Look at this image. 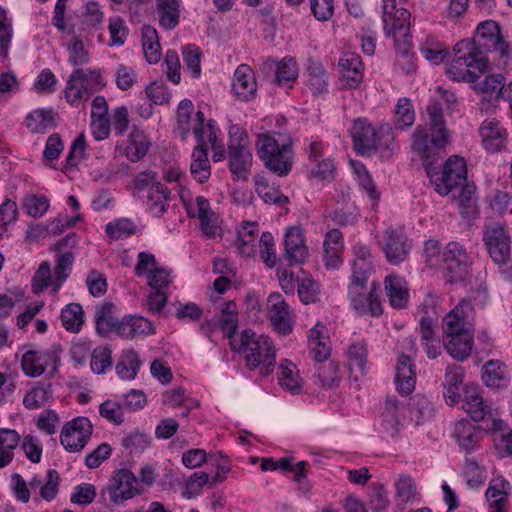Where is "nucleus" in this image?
I'll use <instances>...</instances> for the list:
<instances>
[{"mask_svg": "<svg viewBox=\"0 0 512 512\" xmlns=\"http://www.w3.org/2000/svg\"><path fill=\"white\" fill-rule=\"evenodd\" d=\"M354 167L355 172L358 175L359 185L367 193L369 198L376 203L380 199V193L377 191L376 185L374 184L369 172L363 164L357 163Z\"/></svg>", "mask_w": 512, "mask_h": 512, "instance_id": "69168bd1", "label": "nucleus"}, {"mask_svg": "<svg viewBox=\"0 0 512 512\" xmlns=\"http://www.w3.org/2000/svg\"><path fill=\"white\" fill-rule=\"evenodd\" d=\"M256 152L264 166L279 177L287 176L293 167L294 152L291 138L280 134L260 133L255 142Z\"/></svg>", "mask_w": 512, "mask_h": 512, "instance_id": "39448f33", "label": "nucleus"}, {"mask_svg": "<svg viewBox=\"0 0 512 512\" xmlns=\"http://www.w3.org/2000/svg\"><path fill=\"white\" fill-rule=\"evenodd\" d=\"M143 491L139 479L128 469L114 471L107 485L110 501L115 505H121Z\"/></svg>", "mask_w": 512, "mask_h": 512, "instance_id": "ddd939ff", "label": "nucleus"}, {"mask_svg": "<svg viewBox=\"0 0 512 512\" xmlns=\"http://www.w3.org/2000/svg\"><path fill=\"white\" fill-rule=\"evenodd\" d=\"M114 305L110 302H104L102 305L96 308L94 313V322L97 332L106 336L111 332L116 331V326L119 323L114 315Z\"/></svg>", "mask_w": 512, "mask_h": 512, "instance_id": "4c0bfd02", "label": "nucleus"}, {"mask_svg": "<svg viewBox=\"0 0 512 512\" xmlns=\"http://www.w3.org/2000/svg\"><path fill=\"white\" fill-rule=\"evenodd\" d=\"M511 486L503 477L492 479L486 491L490 512H505Z\"/></svg>", "mask_w": 512, "mask_h": 512, "instance_id": "c756f323", "label": "nucleus"}, {"mask_svg": "<svg viewBox=\"0 0 512 512\" xmlns=\"http://www.w3.org/2000/svg\"><path fill=\"white\" fill-rule=\"evenodd\" d=\"M231 349L245 355L248 369H259V373L263 376L273 372L276 350L268 336L263 334L257 336L251 329H245L232 340Z\"/></svg>", "mask_w": 512, "mask_h": 512, "instance_id": "20e7f679", "label": "nucleus"}, {"mask_svg": "<svg viewBox=\"0 0 512 512\" xmlns=\"http://www.w3.org/2000/svg\"><path fill=\"white\" fill-rule=\"evenodd\" d=\"M51 397V385L39 381L26 391L22 403L26 409L36 410L42 408Z\"/></svg>", "mask_w": 512, "mask_h": 512, "instance_id": "a19ab883", "label": "nucleus"}, {"mask_svg": "<svg viewBox=\"0 0 512 512\" xmlns=\"http://www.w3.org/2000/svg\"><path fill=\"white\" fill-rule=\"evenodd\" d=\"M385 291L392 307L405 308L409 300L407 282L401 276L391 274L385 278Z\"/></svg>", "mask_w": 512, "mask_h": 512, "instance_id": "cd10ccee", "label": "nucleus"}, {"mask_svg": "<svg viewBox=\"0 0 512 512\" xmlns=\"http://www.w3.org/2000/svg\"><path fill=\"white\" fill-rule=\"evenodd\" d=\"M474 331L443 335V345L447 353L457 361H464L471 355Z\"/></svg>", "mask_w": 512, "mask_h": 512, "instance_id": "b1692460", "label": "nucleus"}, {"mask_svg": "<svg viewBox=\"0 0 512 512\" xmlns=\"http://www.w3.org/2000/svg\"><path fill=\"white\" fill-rule=\"evenodd\" d=\"M412 247L413 242L403 229L387 228L383 232L381 248L390 264L399 265L406 261Z\"/></svg>", "mask_w": 512, "mask_h": 512, "instance_id": "2eb2a0df", "label": "nucleus"}, {"mask_svg": "<svg viewBox=\"0 0 512 512\" xmlns=\"http://www.w3.org/2000/svg\"><path fill=\"white\" fill-rule=\"evenodd\" d=\"M410 12L403 7H397L396 0H383L382 22L386 37L407 38L410 31Z\"/></svg>", "mask_w": 512, "mask_h": 512, "instance_id": "4468645a", "label": "nucleus"}, {"mask_svg": "<svg viewBox=\"0 0 512 512\" xmlns=\"http://www.w3.org/2000/svg\"><path fill=\"white\" fill-rule=\"evenodd\" d=\"M463 475L467 485L470 488L477 489L484 485L485 470L479 465L478 461L473 458H465L463 464Z\"/></svg>", "mask_w": 512, "mask_h": 512, "instance_id": "3c124183", "label": "nucleus"}, {"mask_svg": "<svg viewBox=\"0 0 512 512\" xmlns=\"http://www.w3.org/2000/svg\"><path fill=\"white\" fill-rule=\"evenodd\" d=\"M228 134L229 169L234 179L245 180L252 165L248 135L245 129L237 124L230 125Z\"/></svg>", "mask_w": 512, "mask_h": 512, "instance_id": "423d86ee", "label": "nucleus"}, {"mask_svg": "<svg viewBox=\"0 0 512 512\" xmlns=\"http://www.w3.org/2000/svg\"><path fill=\"white\" fill-rule=\"evenodd\" d=\"M181 0H156L160 25L172 30L179 24Z\"/></svg>", "mask_w": 512, "mask_h": 512, "instance_id": "c9c22d12", "label": "nucleus"}, {"mask_svg": "<svg viewBox=\"0 0 512 512\" xmlns=\"http://www.w3.org/2000/svg\"><path fill=\"white\" fill-rule=\"evenodd\" d=\"M453 437L463 451L470 453L479 446L481 429L472 422L462 419L455 424Z\"/></svg>", "mask_w": 512, "mask_h": 512, "instance_id": "bb28decb", "label": "nucleus"}, {"mask_svg": "<svg viewBox=\"0 0 512 512\" xmlns=\"http://www.w3.org/2000/svg\"><path fill=\"white\" fill-rule=\"evenodd\" d=\"M183 61L186 70L193 78H198L201 75V50L195 45H187L182 50Z\"/></svg>", "mask_w": 512, "mask_h": 512, "instance_id": "4d7b16f0", "label": "nucleus"}, {"mask_svg": "<svg viewBox=\"0 0 512 512\" xmlns=\"http://www.w3.org/2000/svg\"><path fill=\"white\" fill-rule=\"evenodd\" d=\"M190 173L199 183H205L211 176L208 149L195 146L191 154Z\"/></svg>", "mask_w": 512, "mask_h": 512, "instance_id": "f704fd0d", "label": "nucleus"}, {"mask_svg": "<svg viewBox=\"0 0 512 512\" xmlns=\"http://www.w3.org/2000/svg\"><path fill=\"white\" fill-rule=\"evenodd\" d=\"M232 92L241 102H248L256 97L257 81L251 67L241 64L236 68L232 80Z\"/></svg>", "mask_w": 512, "mask_h": 512, "instance_id": "412c9836", "label": "nucleus"}, {"mask_svg": "<svg viewBox=\"0 0 512 512\" xmlns=\"http://www.w3.org/2000/svg\"><path fill=\"white\" fill-rule=\"evenodd\" d=\"M92 434V424L86 417H77L62 429L60 441L69 452H78L87 444Z\"/></svg>", "mask_w": 512, "mask_h": 512, "instance_id": "dca6fc26", "label": "nucleus"}, {"mask_svg": "<svg viewBox=\"0 0 512 512\" xmlns=\"http://www.w3.org/2000/svg\"><path fill=\"white\" fill-rule=\"evenodd\" d=\"M348 297L358 315L379 317L383 313L379 282L372 281L369 288L367 285H349Z\"/></svg>", "mask_w": 512, "mask_h": 512, "instance_id": "9b49d317", "label": "nucleus"}, {"mask_svg": "<svg viewBox=\"0 0 512 512\" xmlns=\"http://www.w3.org/2000/svg\"><path fill=\"white\" fill-rule=\"evenodd\" d=\"M484 247L497 265H507L511 259V235L509 227L500 222H486L482 230Z\"/></svg>", "mask_w": 512, "mask_h": 512, "instance_id": "6e6552de", "label": "nucleus"}, {"mask_svg": "<svg viewBox=\"0 0 512 512\" xmlns=\"http://www.w3.org/2000/svg\"><path fill=\"white\" fill-rule=\"evenodd\" d=\"M154 333L152 323L143 316L126 315L119 320L115 334L123 339L133 340Z\"/></svg>", "mask_w": 512, "mask_h": 512, "instance_id": "4be33fe9", "label": "nucleus"}, {"mask_svg": "<svg viewBox=\"0 0 512 512\" xmlns=\"http://www.w3.org/2000/svg\"><path fill=\"white\" fill-rule=\"evenodd\" d=\"M462 408L474 421L480 422L492 416V406L484 401L477 386H466L463 390Z\"/></svg>", "mask_w": 512, "mask_h": 512, "instance_id": "5701e85b", "label": "nucleus"}, {"mask_svg": "<svg viewBox=\"0 0 512 512\" xmlns=\"http://www.w3.org/2000/svg\"><path fill=\"white\" fill-rule=\"evenodd\" d=\"M106 234L112 239L118 240L135 233V224L126 218L110 222L106 225Z\"/></svg>", "mask_w": 512, "mask_h": 512, "instance_id": "680f3d73", "label": "nucleus"}, {"mask_svg": "<svg viewBox=\"0 0 512 512\" xmlns=\"http://www.w3.org/2000/svg\"><path fill=\"white\" fill-rule=\"evenodd\" d=\"M484 50L497 51L502 57L510 54L509 45L493 20L483 21L477 26L476 40L463 39L454 46V58L447 67V75L455 81L475 82L489 65Z\"/></svg>", "mask_w": 512, "mask_h": 512, "instance_id": "f257e3e1", "label": "nucleus"}, {"mask_svg": "<svg viewBox=\"0 0 512 512\" xmlns=\"http://www.w3.org/2000/svg\"><path fill=\"white\" fill-rule=\"evenodd\" d=\"M305 77V84L314 96H320L328 92V74L320 63L311 62L307 66Z\"/></svg>", "mask_w": 512, "mask_h": 512, "instance_id": "2f4dec72", "label": "nucleus"}, {"mask_svg": "<svg viewBox=\"0 0 512 512\" xmlns=\"http://www.w3.org/2000/svg\"><path fill=\"white\" fill-rule=\"evenodd\" d=\"M427 112L429 128L419 125L411 135L413 159L420 160L426 172L443 158L450 138L440 103L428 106Z\"/></svg>", "mask_w": 512, "mask_h": 512, "instance_id": "f03ea898", "label": "nucleus"}, {"mask_svg": "<svg viewBox=\"0 0 512 512\" xmlns=\"http://www.w3.org/2000/svg\"><path fill=\"white\" fill-rule=\"evenodd\" d=\"M444 277L447 282L458 283L467 277L472 258L464 245L459 242H449L442 251Z\"/></svg>", "mask_w": 512, "mask_h": 512, "instance_id": "9d476101", "label": "nucleus"}, {"mask_svg": "<svg viewBox=\"0 0 512 512\" xmlns=\"http://www.w3.org/2000/svg\"><path fill=\"white\" fill-rule=\"evenodd\" d=\"M170 190L161 183L152 185L147 193V209L155 217H161L168 209Z\"/></svg>", "mask_w": 512, "mask_h": 512, "instance_id": "473e14b6", "label": "nucleus"}, {"mask_svg": "<svg viewBox=\"0 0 512 512\" xmlns=\"http://www.w3.org/2000/svg\"><path fill=\"white\" fill-rule=\"evenodd\" d=\"M141 365L142 361L139 354L133 349H128L122 352L115 369L121 379L133 380L137 376Z\"/></svg>", "mask_w": 512, "mask_h": 512, "instance_id": "ea45409f", "label": "nucleus"}, {"mask_svg": "<svg viewBox=\"0 0 512 512\" xmlns=\"http://www.w3.org/2000/svg\"><path fill=\"white\" fill-rule=\"evenodd\" d=\"M350 134L353 139L354 149L360 153L365 154L371 150L376 149V133L374 128L365 119H357L354 121Z\"/></svg>", "mask_w": 512, "mask_h": 512, "instance_id": "a878e982", "label": "nucleus"}, {"mask_svg": "<svg viewBox=\"0 0 512 512\" xmlns=\"http://www.w3.org/2000/svg\"><path fill=\"white\" fill-rule=\"evenodd\" d=\"M473 310V305L470 301L464 299L459 301V303L443 318V335L474 331L471 323Z\"/></svg>", "mask_w": 512, "mask_h": 512, "instance_id": "a211bd4d", "label": "nucleus"}, {"mask_svg": "<svg viewBox=\"0 0 512 512\" xmlns=\"http://www.w3.org/2000/svg\"><path fill=\"white\" fill-rule=\"evenodd\" d=\"M102 75L99 70L76 68L68 78L64 90L68 103L78 106L90 96L104 87Z\"/></svg>", "mask_w": 512, "mask_h": 512, "instance_id": "0eeeda50", "label": "nucleus"}, {"mask_svg": "<svg viewBox=\"0 0 512 512\" xmlns=\"http://www.w3.org/2000/svg\"><path fill=\"white\" fill-rule=\"evenodd\" d=\"M112 365V350L108 346H98L92 350L90 367L94 373L103 374Z\"/></svg>", "mask_w": 512, "mask_h": 512, "instance_id": "5fc2aeb1", "label": "nucleus"}, {"mask_svg": "<svg viewBox=\"0 0 512 512\" xmlns=\"http://www.w3.org/2000/svg\"><path fill=\"white\" fill-rule=\"evenodd\" d=\"M51 283V269L47 261H44L38 267L35 275L32 278V291L35 294L43 292L49 287Z\"/></svg>", "mask_w": 512, "mask_h": 512, "instance_id": "774afa93", "label": "nucleus"}, {"mask_svg": "<svg viewBox=\"0 0 512 512\" xmlns=\"http://www.w3.org/2000/svg\"><path fill=\"white\" fill-rule=\"evenodd\" d=\"M217 325L229 338L230 347L232 348V340L239 336L235 335V331L238 327V313L234 302L229 301L224 304Z\"/></svg>", "mask_w": 512, "mask_h": 512, "instance_id": "c03bdc74", "label": "nucleus"}, {"mask_svg": "<svg viewBox=\"0 0 512 512\" xmlns=\"http://www.w3.org/2000/svg\"><path fill=\"white\" fill-rule=\"evenodd\" d=\"M73 255L70 252H65L60 254L57 257V265L55 268V284L53 287V292L57 293L60 289L61 285L66 281L70 272L71 266L73 263Z\"/></svg>", "mask_w": 512, "mask_h": 512, "instance_id": "bf43d9fd", "label": "nucleus"}, {"mask_svg": "<svg viewBox=\"0 0 512 512\" xmlns=\"http://www.w3.org/2000/svg\"><path fill=\"white\" fill-rule=\"evenodd\" d=\"M60 482V474L55 469H48L39 492L41 499L47 502L54 500L58 494Z\"/></svg>", "mask_w": 512, "mask_h": 512, "instance_id": "052dcab7", "label": "nucleus"}, {"mask_svg": "<svg viewBox=\"0 0 512 512\" xmlns=\"http://www.w3.org/2000/svg\"><path fill=\"white\" fill-rule=\"evenodd\" d=\"M397 497L403 503H410L416 497V485L411 476L406 474L399 475L396 482Z\"/></svg>", "mask_w": 512, "mask_h": 512, "instance_id": "0e129e2a", "label": "nucleus"}, {"mask_svg": "<svg viewBox=\"0 0 512 512\" xmlns=\"http://www.w3.org/2000/svg\"><path fill=\"white\" fill-rule=\"evenodd\" d=\"M482 145L487 152L497 153L506 148L508 133L495 118H488L479 127Z\"/></svg>", "mask_w": 512, "mask_h": 512, "instance_id": "aec40b11", "label": "nucleus"}, {"mask_svg": "<svg viewBox=\"0 0 512 512\" xmlns=\"http://www.w3.org/2000/svg\"><path fill=\"white\" fill-rule=\"evenodd\" d=\"M284 248L285 257L290 265L306 262L309 257V251L301 226L294 225L285 229Z\"/></svg>", "mask_w": 512, "mask_h": 512, "instance_id": "6ab92c4d", "label": "nucleus"}, {"mask_svg": "<svg viewBox=\"0 0 512 512\" xmlns=\"http://www.w3.org/2000/svg\"><path fill=\"white\" fill-rule=\"evenodd\" d=\"M279 369V384L291 394H300L302 383L297 367L291 361L284 360L280 363Z\"/></svg>", "mask_w": 512, "mask_h": 512, "instance_id": "79ce46f5", "label": "nucleus"}, {"mask_svg": "<svg viewBox=\"0 0 512 512\" xmlns=\"http://www.w3.org/2000/svg\"><path fill=\"white\" fill-rule=\"evenodd\" d=\"M26 127L31 133H45L55 127V113L52 109H37L29 113L25 119Z\"/></svg>", "mask_w": 512, "mask_h": 512, "instance_id": "58836bf2", "label": "nucleus"}, {"mask_svg": "<svg viewBox=\"0 0 512 512\" xmlns=\"http://www.w3.org/2000/svg\"><path fill=\"white\" fill-rule=\"evenodd\" d=\"M63 327L70 332H78L84 322V314L82 306L78 303H70L66 305L60 314Z\"/></svg>", "mask_w": 512, "mask_h": 512, "instance_id": "49530a36", "label": "nucleus"}, {"mask_svg": "<svg viewBox=\"0 0 512 512\" xmlns=\"http://www.w3.org/2000/svg\"><path fill=\"white\" fill-rule=\"evenodd\" d=\"M346 355L349 360L350 370H357L363 373L368 356L367 343L365 341L351 343L346 350Z\"/></svg>", "mask_w": 512, "mask_h": 512, "instance_id": "8fccbe9b", "label": "nucleus"}, {"mask_svg": "<svg viewBox=\"0 0 512 512\" xmlns=\"http://www.w3.org/2000/svg\"><path fill=\"white\" fill-rule=\"evenodd\" d=\"M426 174L438 194H453L460 206H470L475 186L467 182V166L463 158L453 155L446 160L441 170L435 164L428 168Z\"/></svg>", "mask_w": 512, "mask_h": 512, "instance_id": "7ed1b4c3", "label": "nucleus"}, {"mask_svg": "<svg viewBox=\"0 0 512 512\" xmlns=\"http://www.w3.org/2000/svg\"><path fill=\"white\" fill-rule=\"evenodd\" d=\"M151 142L141 131L134 130L129 135V144L126 147V156L132 162L141 160L147 154Z\"/></svg>", "mask_w": 512, "mask_h": 512, "instance_id": "a18cd8bd", "label": "nucleus"}, {"mask_svg": "<svg viewBox=\"0 0 512 512\" xmlns=\"http://www.w3.org/2000/svg\"><path fill=\"white\" fill-rule=\"evenodd\" d=\"M267 313L278 334L286 336L293 331L292 311L280 293L274 292L268 296Z\"/></svg>", "mask_w": 512, "mask_h": 512, "instance_id": "f3484780", "label": "nucleus"}, {"mask_svg": "<svg viewBox=\"0 0 512 512\" xmlns=\"http://www.w3.org/2000/svg\"><path fill=\"white\" fill-rule=\"evenodd\" d=\"M410 412L417 424H420L433 417L434 407L425 395L416 394L410 403Z\"/></svg>", "mask_w": 512, "mask_h": 512, "instance_id": "864d4df0", "label": "nucleus"}, {"mask_svg": "<svg viewBox=\"0 0 512 512\" xmlns=\"http://www.w3.org/2000/svg\"><path fill=\"white\" fill-rule=\"evenodd\" d=\"M341 72H354V83L363 80V63L359 55L351 52L344 53L339 60Z\"/></svg>", "mask_w": 512, "mask_h": 512, "instance_id": "13d9d810", "label": "nucleus"}, {"mask_svg": "<svg viewBox=\"0 0 512 512\" xmlns=\"http://www.w3.org/2000/svg\"><path fill=\"white\" fill-rule=\"evenodd\" d=\"M194 105L190 99H183L177 109L176 132L182 140H186L191 130Z\"/></svg>", "mask_w": 512, "mask_h": 512, "instance_id": "de8ad7c7", "label": "nucleus"}, {"mask_svg": "<svg viewBox=\"0 0 512 512\" xmlns=\"http://www.w3.org/2000/svg\"><path fill=\"white\" fill-rule=\"evenodd\" d=\"M482 380L492 390L506 389L510 384L507 366L499 360H489L482 367Z\"/></svg>", "mask_w": 512, "mask_h": 512, "instance_id": "393cba45", "label": "nucleus"}, {"mask_svg": "<svg viewBox=\"0 0 512 512\" xmlns=\"http://www.w3.org/2000/svg\"><path fill=\"white\" fill-rule=\"evenodd\" d=\"M151 443V436L140 431L130 432L121 439L122 446L128 451L129 454L142 453L144 450L150 447Z\"/></svg>", "mask_w": 512, "mask_h": 512, "instance_id": "603ef678", "label": "nucleus"}, {"mask_svg": "<svg viewBox=\"0 0 512 512\" xmlns=\"http://www.w3.org/2000/svg\"><path fill=\"white\" fill-rule=\"evenodd\" d=\"M325 264L328 268H337L341 263L340 251L343 247V234L338 229L329 230L323 243Z\"/></svg>", "mask_w": 512, "mask_h": 512, "instance_id": "72a5a7b5", "label": "nucleus"}, {"mask_svg": "<svg viewBox=\"0 0 512 512\" xmlns=\"http://www.w3.org/2000/svg\"><path fill=\"white\" fill-rule=\"evenodd\" d=\"M265 65L275 70V82L279 86L291 88L298 78L297 64L292 58L268 59Z\"/></svg>", "mask_w": 512, "mask_h": 512, "instance_id": "c85d7f7f", "label": "nucleus"}, {"mask_svg": "<svg viewBox=\"0 0 512 512\" xmlns=\"http://www.w3.org/2000/svg\"><path fill=\"white\" fill-rule=\"evenodd\" d=\"M20 440V434L16 430L0 428V469L12 462Z\"/></svg>", "mask_w": 512, "mask_h": 512, "instance_id": "e433bc0d", "label": "nucleus"}, {"mask_svg": "<svg viewBox=\"0 0 512 512\" xmlns=\"http://www.w3.org/2000/svg\"><path fill=\"white\" fill-rule=\"evenodd\" d=\"M60 356L58 349L53 346L50 349H29L21 359V367L24 374L36 378L44 374L48 367H51V375L58 372Z\"/></svg>", "mask_w": 512, "mask_h": 512, "instance_id": "f8f14e48", "label": "nucleus"}, {"mask_svg": "<svg viewBox=\"0 0 512 512\" xmlns=\"http://www.w3.org/2000/svg\"><path fill=\"white\" fill-rule=\"evenodd\" d=\"M415 121V111L409 98H400L397 102L394 117V126L396 129H406L411 127Z\"/></svg>", "mask_w": 512, "mask_h": 512, "instance_id": "09e8293b", "label": "nucleus"}, {"mask_svg": "<svg viewBox=\"0 0 512 512\" xmlns=\"http://www.w3.org/2000/svg\"><path fill=\"white\" fill-rule=\"evenodd\" d=\"M401 348L403 351L398 355L395 384L399 393L409 395L416 385V366L413 361L417 353L416 339L412 336L404 338Z\"/></svg>", "mask_w": 512, "mask_h": 512, "instance_id": "1a4fd4ad", "label": "nucleus"}, {"mask_svg": "<svg viewBox=\"0 0 512 512\" xmlns=\"http://www.w3.org/2000/svg\"><path fill=\"white\" fill-rule=\"evenodd\" d=\"M142 47L148 63L156 64L161 58L160 43L157 30L150 26L142 27Z\"/></svg>", "mask_w": 512, "mask_h": 512, "instance_id": "37998d69", "label": "nucleus"}, {"mask_svg": "<svg viewBox=\"0 0 512 512\" xmlns=\"http://www.w3.org/2000/svg\"><path fill=\"white\" fill-rule=\"evenodd\" d=\"M18 218V207L15 201L6 199L0 205V236L7 231V227L16 222Z\"/></svg>", "mask_w": 512, "mask_h": 512, "instance_id": "338daca9", "label": "nucleus"}, {"mask_svg": "<svg viewBox=\"0 0 512 512\" xmlns=\"http://www.w3.org/2000/svg\"><path fill=\"white\" fill-rule=\"evenodd\" d=\"M317 378L319 384L324 388L339 385L341 376L338 365L334 362H323L317 369Z\"/></svg>", "mask_w": 512, "mask_h": 512, "instance_id": "6e6d98bb", "label": "nucleus"}, {"mask_svg": "<svg viewBox=\"0 0 512 512\" xmlns=\"http://www.w3.org/2000/svg\"><path fill=\"white\" fill-rule=\"evenodd\" d=\"M219 128L216 126L214 120L205 122V115L202 111H198L195 116V124L193 126V134L197 141V146L207 148V143H210L212 149H215V144L218 139Z\"/></svg>", "mask_w": 512, "mask_h": 512, "instance_id": "7c9ffc66", "label": "nucleus"}, {"mask_svg": "<svg viewBox=\"0 0 512 512\" xmlns=\"http://www.w3.org/2000/svg\"><path fill=\"white\" fill-rule=\"evenodd\" d=\"M420 51L423 57L433 64L441 63L448 52L444 44L429 39L421 45Z\"/></svg>", "mask_w": 512, "mask_h": 512, "instance_id": "e2e57ef3", "label": "nucleus"}]
</instances>
